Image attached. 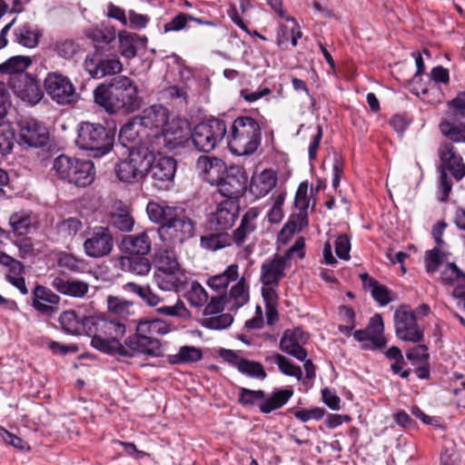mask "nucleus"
<instances>
[{"mask_svg":"<svg viewBox=\"0 0 465 465\" xmlns=\"http://www.w3.org/2000/svg\"><path fill=\"white\" fill-rule=\"evenodd\" d=\"M136 117L146 130L153 152L172 151L186 141L183 123L178 118L170 119L168 110L162 105H152Z\"/></svg>","mask_w":465,"mask_h":465,"instance_id":"1","label":"nucleus"},{"mask_svg":"<svg viewBox=\"0 0 465 465\" xmlns=\"http://www.w3.org/2000/svg\"><path fill=\"white\" fill-rule=\"evenodd\" d=\"M146 213L151 222L160 224L156 232L166 246L182 244L195 233L194 223L182 207L152 201L147 203Z\"/></svg>","mask_w":465,"mask_h":465,"instance_id":"2","label":"nucleus"},{"mask_svg":"<svg viewBox=\"0 0 465 465\" xmlns=\"http://www.w3.org/2000/svg\"><path fill=\"white\" fill-rule=\"evenodd\" d=\"M94 98L109 114L121 110L132 113L141 105L137 86L131 78L124 75L114 77L109 83L100 84L94 91Z\"/></svg>","mask_w":465,"mask_h":465,"instance_id":"3","label":"nucleus"},{"mask_svg":"<svg viewBox=\"0 0 465 465\" xmlns=\"http://www.w3.org/2000/svg\"><path fill=\"white\" fill-rule=\"evenodd\" d=\"M88 336L92 346L107 354H116L121 348V338L126 332L127 324L114 317L91 315L87 321Z\"/></svg>","mask_w":465,"mask_h":465,"instance_id":"4","label":"nucleus"},{"mask_svg":"<svg viewBox=\"0 0 465 465\" xmlns=\"http://www.w3.org/2000/svg\"><path fill=\"white\" fill-rule=\"evenodd\" d=\"M261 139L262 132L258 122L250 116H239L231 126L228 145L233 154L248 155L258 149Z\"/></svg>","mask_w":465,"mask_h":465,"instance_id":"5","label":"nucleus"},{"mask_svg":"<svg viewBox=\"0 0 465 465\" xmlns=\"http://www.w3.org/2000/svg\"><path fill=\"white\" fill-rule=\"evenodd\" d=\"M76 145L93 153L94 157H100L111 151L114 134L102 124L82 122L77 126Z\"/></svg>","mask_w":465,"mask_h":465,"instance_id":"6","label":"nucleus"},{"mask_svg":"<svg viewBox=\"0 0 465 465\" xmlns=\"http://www.w3.org/2000/svg\"><path fill=\"white\" fill-rule=\"evenodd\" d=\"M51 170L60 179L80 187H85L94 180V163L90 160L61 154L53 161Z\"/></svg>","mask_w":465,"mask_h":465,"instance_id":"7","label":"nucleus"},{"mask_svg":"<svg viewBox=\"0 0 465 465\" xmlns=\"http://www.w3.org/2000/svg\"><path fill=\"white\" fill-rule=\"evenodd\" d=\"M83 66L89 76L94 79L115 75L123 71V64L118 54L110 47L98 45H95L92 54L86 55Z\"/></svg>","mask_w":465,"mask_h":465,"instance_id":"8","label":"nucleus"},{"mask_svg":"<svg viewBox=\"0 0 465 465\" xmlns=\"http://www.w3.org/2000/svg\"><path fill=\"white\" fill-rule=\"evenodd\" d=\"M44 87L47 95L59 105H73L80 94L72 80L60 72H50L44 80Z\"/></svg>","mask_w":465,"mask_h":465,"instance_id":"9","label":"nucleus"},{"mask_svg":"<svg viewBox=\"0 0 465 465\" xmlns=\"http://www.w3.org/2000/svg\"><path fill=\"white\" fill-rule=\"evenodd\" d=\"M226 133L224 121L213 118L193 128L192 141L197 150L209 153L223 139Z\"/></svg>","mask_w":465,"mask_h":465,"instance_id":"10","label":"nucleus"},{"mask_svg":"<svg viewBox=\"0 0 465 465\" xmlns=\"http://www.w3.org/2000/svg\"><path fill=\"white\" fill-rule=\"evenodd\" d=\"M149 151L150 154L156 153L150 159L148 167V173L150 175L152 184L158 190H167L173 183L174 175L176 173V161L171 156L163 155L162 152Z\"/></svg>","mask_w":465,"mask_h":465,"instance_id":"11","label":"nucleus"},{"mask_svg":"<svg viewBox=\"0 0 465 465\" xmlns=\"http://www.w3.org/2000/svg\"><path fill=\"white\" fill-rule=\"evenodd\" d=\"M149 163L148 155L141 149L131 150L126 159L116 163L114 171L121 182L133 183L143 178Z\"/></svg>","mask_w":465,"mask_h":465,"instance_id":"12","label":"nucleus"},{"mask_svg":"<svg viewBox=\"0 0 465 465\" xmlns=\"http://www.w3.org/2000/svg\"><path fill=\"white\" fill-rule=\"evenodd\" d=\"M116 354L132 358L136 354H144L150 357H160L163 355L162 343L158 339L146 338L138 332L130 335L121 344Z\"/></svg>","mask_w":465,"mask_h":465,"instance_id":"13","label":"nucleus"},{"mask_svg":"<svg viewBox=\"0 0 465 465\" xmlns=\"http://www.w3.org/2000/svg\"><path fill=\"white\" fill-rule=\"evenodd\" d=\"M396 335L405 341L418 343L423 341V329L417 322L415 313L401 306L394 312Z\"/></svg>","mask_w":465,"mask_h":465,"instance_id":"14","label":"nucleus"},{"mask_svg":"<svg viewBox=\"0 0 465 465\" xmlns=\"http://www.w3.org/2000/svg\"><path fill=\"white\" fill-rule=\"evenodd\" d=\"M114 248V237L108 227H94L84 242L85 254L91 258H103L111 253Z\"/></svg>","mask_w":465,"mask_h":465,"instance_id":"15","label":"nucleus"},{"mask_svg":"<svg viewBox=\"0 0 465 465\" xmlns=\"http://www.w3.org/2000/svg\"><path fill=\"white\" fill-rule=\"evenodd\" d=\"M119 141L124 146L131 150H136L137 145L144 147L147 151L151 150L150 138L146 133V130L137 117L133 118L130 122L126 123L120 130Z\"/></svg>","mask_w":465,"mask_h":465,"instance_id":"16","label":"nucleus"},{"mask_svg":"<svg viewBox=\"0 0 465 465\" xmlns=\"http://www.w3.org/2000/svg\"><path fill=\"white\" fill-rule=\"evenodd\" d=\"M60 300L57 294L43 285H36L32 293V306L45 317H52L59 311Z\"/></svg>","mask_w":465,"mask_h":465,"instance_id":"17","label":"nucleus"},{"mask_svg":"<svg viewBox=\"0 0 465 465\" xmlns=\"http://www.w3.org/2000/svg\"><path fill=\"white\" fill-rule=\"evenodd\" d=\"M48 140V132L45 125L35 119L21 122L19 143L30 147H42L47 144Z\"/></svg>","mask_w":465,"mask_h":465,"instance_id":"18","label":"nucleus"},{"mask_svg":"<svg viewBox=\"0 0 465 465\" xmlns=\"http://www.w3.org/2000/svg\"><path fill=\"white\" fill-rule=\"evenodd\" d=\"M215 186L221 195L227 199L236 200L246 189V176L242 170L231 168L228 173Z\"/></svg>","mask_w":465,"mask_h":465,"instance_id":"19","label":"nucleus"},{"mask_svg":"<svg viewBox=\"0 0 465 465\" xmlns=\"http://www.w3.org/2000/svg\"><path fill=\"white\" fill-rule=\"evenodd\" d=\"M196 168L203 179L211 185H216L228 173L225 163L217 157L202 155L198 158Z\"/></svg>","mask_w":465,"mask_h":465,"instance_id":"20","label":"nucleus"},{"mask_svg":"<svg viewBox=\"0 0 465 465\" xmlns=\"http://www.w3.org/2000/svg\"><path fill=\"white\" fill-rule=\"evenodd\" d=\"M239 202L226 199L220 203L210 217V223L216 230H227L231 228L239 214Z\"/></svg>","mask_w":465,"mask_h":465,"instance_id":"21","label":"nucleus"},{"mask_svg":"<svg viewBox=\"0 0 465 465\" xmlns=\"http://www.w3.org/2000/svg\"><path fill=\"white\" fill-rule=\"evenodd\" d=\"M157 234L156 230L147 229L137 234L125 235L121 242V249L132 255H146L152 249V239Z\"/></svg>","mask_w":465,"mask_h":465,"instance_id":"22","label":"nucleus"},{"mask_svg":"<svg viewBox=\"0 0 465 465\" xmlns=\"http://www.w3.org/2000/svg\"><path fill=\"white\" fill-rule=\"evenodd\" d=\"M13 89L18 97L31 104H37L44 96L36 79L28 74L18 75L13 84Z\"/></svg>","mask_w":465,"mask_h":465,"instance_id":"23","label":"nucleus"},{"mask_svg":"<svg viewBox=\"0 0 465 465\" xmlns=\"http://www.w3.org/2000/svg\"><path fill=\"white\" fill-rule=\"evenodd\" d=\"M290 261L289 254L274 255L271 260L265 261L261 267V282L263 285L279 284L284 277V271Z\"/></svg>","mask_w":465,"mask_h":465,"instance_id":"24","label":"nucleus"},{"mask_svg":"<svg viewBox=\"0 0 465 465\" xmlns=\"http://www.w3.org/2000/svg\"><path fill=\"white\" fill-rule=\"evenodd\" d=\"M438 153L443 168L450 171L457 181H460L465 176V163L454 146L450 143H442Z\"/></svg>","mask_w":465,"mask_h":465,"instance_id":"25","label":"nucleus"},{"mask_svg":"<svg viewBox=\"0 0 465 465\" xmlns=\"http://www.w3.org/2000/svg\"><path fill=\"white\" fill-rule=\"evenodd\" d=\"M154 282L159 289L165 292H181L188 284L189 277L183 269L173 272H156L153 275Z\"/></svg>","mask_w":465,"mask_h":465,"instance_id":"26","label":"nucleus"},{"mask_svg":"<svg viewBox=\"0 0 465 465\" xmlns=\"http://www.w3.org/2000/svg\"><path fill=\"white\" fill-rule=\"evenodd\" d=\"M277 183V174L272 169L254 173L250 184V192L255 198L266 196Z\"/></svg>","mask_w":465,"mask_h":465,"instance_id":"27","label":"nucleus"},{"mask_svg":"<svg viewBox=\"0 0 465 465\" xmlns=\"http://www.w3.org/2000/svg\"><path fill=\"white\" fill-rule=\"evenodd\" d=\"M9 224L14 234L24 236L37 229L38 220L32 212L22 210L9 217Z\"/></svg>","mask_w":465,"mask_h":465,"instance_id":"28","label":"nucleus"},{"mask_svg":"<svg viewBox=\"0 0 465 465\" xmlns=\"http://www.w3.org/2000/svg\"><path fill=\"white\" fill-rule=\"evenodd\" d=\"M51 286L61 294L74 298H84L90 287L86 282L62 277H54Z\"/></svg>","mask_w":465,"mask_h":465,"instance_id":"29","label":"nucleus"},{"mask_svg":"<svg viewBox=\"0 0 465 465\" xmlns=\"http://www.w3.org/2000/svg\"><path fill=\"white\" fill-rule=\"evenodd\" d=\"M106 304L109 317L116 318L127 324L128 320L134 314V304L132 301L116 295H108Z\"/></svg>","mask_w":465,"mask_h":465,"instance_id":"30","label":"nucleus"},{"mask_svg":"<svg viewBox=\"0 0 465 465\" xmlns=\"http://www.w3.org/2000/svg\"><path fill=\"white\" fill-rule=\"evenodd\" d=\"M89 316L80 318L74 311L69 310L63 312L59 316V322L62 330L72 335H80L85 333L88 335L87 324Z\"/></svg>","mask_w":465,"mask_h":465,"instance_id":"31","label":"nucleus"},{"mask_svg":"<svg viewBox=\"0 0 465 465\" xmlns=\"http://www.w3.org/2000/svg\"><path fill=\"white\" fill-rule=\"evenodd\" d=\"M292 395V389H276L270 394L265 393V397L258 404L259 411L263 414H269L279 410L289 401Z\"/></svg>","mask_w":465,"mask_h":465,"instance_id":"32","label":"nucleus"},{"mask_svg":"<svg viewBox=\"0 0 465 465\" xmlns=\"http://www.w3.org/2000/svg\"><path fill=\"white\" fill-rule=\"evenodd\" d=\"M42 31L37 25L24 23L14 31V42L26 48H35L42 37Z\"/></svg>","mask_w":465,"mask_h":465,"instance_id":"33","label":"nucleus"},{"mask_svg":"<svg viewBox=\"0 0 465 465\" xmlns=\"http://www.w3.org/2000/svg\"><path fill=\"white\" fill-rule=\"evenodd\" d=\"M440 282L446 286L453 287L452 296L458 299L457 292H465V273L454 262L446 264L440 272Z\"/></svg>","mask_w":465,"mask_h":465,"instance_id":"34","label":"nucleus"},{"mask_svg":"<svg viewBox=\"0 0 465 465\" xmlns=\"http://www.w3.org/2000/svg\"><path fill=\"white\" fill-rule=\"evenodd\" d=\"M230 311H237L247 304L250 300L249 285L245 277L238 278V282L231 288L228 295H224Z\"/></svg>","mask_w":465,"mask_h":465,"instance_id":"35","label":"nucleus"},{"mask_svg":"<svg viewBox=\"0 0 465 465\" xmlns=\"http://www.w3.org/2000/svg\"><path fill=\"white\" fill-rule=\"evenodd\" d=\"M258 217L256 209L248 210L242 218L241 223L231 235L232 242L237 246H242L251 233L256 230L255 220Z\"/></svg>","mask_w":465,"mask_h":465,"instance_id":"36","label":"nucleus"},{"mask_svg":"<svg viewBox=\"0 0 465 465\" xmlns=\"http://www.w3.org/2000/svg\"><path fill=\"white\" fill-rule=\"evenodd\" d=\"M146 36H140L135 33L121 31L118 34L119 51L121 55L125 59H133L137 54L136 45L141 43L145 45Z\"/></svg>","mask_w":465,"mask_h":465,"instance_id":"37","label":"nucleus"},{"mask_svg":"<svg viewBox=\"0 0 465 465\" xmlns=\"http://www.w3.org/2000/svg\"><path fill=\"white\" fill-rule=\"evenodd\" d=\"M300 333V330L286 331L280 341V349L299 361H304L307 357V351L299 344L298 337Z\"/></svg>","mask_w":465,"mask_h":465,"instance_id":"38","label":"nucleus"},{"mask_svg":"<svg viewBox=\"0 0 465 465\" xmlns=\"http://www.w3.org/2000/svg\"><path fill=\"white\" fill-rule=\"evenodd\" d=\"M166 247L155 253L154 263L157 267V272H173L174 270L181 269L177 254L173 250V246Z\"/></svg>","mask_w":465,"mask_h":465,"instance_id":"39","label":"nucleus"},{"mask_svg":"<svg viewBox=\"0 0 465 465\" xmlns=\"http://www.w3.org/2000/svg\"><path fill=\"white\" fill-rule=\"evenodd\" d=\"M239 278V266L237 263L229 265L222 273L211 276L207 284L213 290L221 291L228 287L232 282Z\"/></svg>","mask_w":465,"mask_h":465,"instance_id":"40","label":"nucleus"},{"mask_svg":"<svg viewBox=\"0 0 465 465\" xmlns=\"http://www.w3.org/2000/svg\"><path fill=\"white\" fill-rule=\"evenodd\" d=\"M124 289L127 292L137 294L142 301L150 307H156L163 301V299L149 285H139L135 282H127L124 285Z\"/></svg>","mask_w":465,"mask_h":465,"instance_id":"41","label":"nucleus"},{"mask_svg":"<svg viewBox=\"0 0 465 465\" xmlns=\"http://www.w3.org/2000/svg\"><path fill=\"white\" fill-rule=\"evenodd\" d=\"M184 298L189 303L196 308L203 306L208 301V293L205 289L196 281L188 280V284L182 291Z\"/></svg>","mask_w":465,"mask_h":465,"instance_id":"42","label":"nucleus"},{"mask_svg":"<svg viewBox=\"0 0 465 465\" xmlns=\"http://www.w3.org/2000/svg\"><path fill=\"white\" fill-rule=\"evenodd\" d=\"M119 265L122 270L137 275H146L152 268L150 261L144 257L120 256Z\"/></svg>","mask_w":465,"mask_h":465,"instance_id":"43","label":"nucleus"},{"mask_svg":"<svg viewBox=\"0 0 465 465\" xmlns=\"http://www.w3.org/2000/svg\"><path fill=\"white\" fill-rule=\"evenodd\" d=\"M441 134L454 143H465V123L443 120L440 124Z\"/></svg>","mask_w":465,"mask_h":465,"instance_id":"44","label":"nucleus"},{"mask_svg":"<svg viewBox=\"0 0 465 465\" xmlns=\"http://www.w3.org/2000/svg\"><path fill=\"white\" fill-rule=\"evenodd\" d=\"M32 64L29 56L15 55L0 64V73L8 74H22Z\"/></svg>","mask_w":465,"mask_h":465,"instance_id":"45","label":"nucleus"},{"mask_svg":"<svg viewBox=\"0 0 465 465\" xmlns=\"http://www.w3.org/2000/svg\"><path fill=\"white\" fill-rule=\"evenodd\" d=\"M58 266L64 272L83 273L87 271V262L72 253H62L57 261Z\"/></svg>","mask_w":465,"mask_h":465,"instance_id":"46","label":"nucleus"},{"mask_svg":"<svg viewBox=\"0 0 465 465\" xmlns=\"http://www.w3.org/2000/svg\"><path fill=\"white\" fill-rule=\"evenodd\" d=\"M308 183L306 182H302L300 183L295 198L294 204L297 209H299L300 213L297 215V218L300 220L301 225L307 224V209L309 207L310 200L308 198Z\"/></svg>","mask_w":465,"mask_h":465,"instance_id":"47","label":"nucleus"},{"mask_svg":"<svg viewBox=\"0 0 465 465\" xmlns=\"http://www.w3.org/2000/svg\"><path fill=\"white\" fill-rule=\"evenodd\" d=\"M231 242L232 238L228 232L210 233L201 237L202 247L213 252L229 246Z\"/></svg>","mask_w":465,"mask_h":465,"instance_id":"48","label":"nucleus"},{"mask_svg":"<svg viewBox=\"0 0 465 465\" xmlns=\"http://www.w3.org/2000/svg\"><path fill=\"white\" fill-rule=\"evenodd\" d=\"M82 227V222L74 217L63 220L56 224L57 232L64 239L73 238Z\"/></svg>","mask_w":465,"mask_h":465,"instance_id":"49","label":"nucleus"},{"mask_svg":"<svg viewBox=\"0 0 465 465\" xmlns=\"http://www.w3.org/2000/svg\"><path fill=\"white\" fill-rule=\"evenodd\" d=\"M238 371L244 375L261 381L264 380L267 377V374L262 363L254 361H250L247 359H245L244 361H242V364H240Z\"/></svg>","mask_w":465,"mask_h":465,"instance_id":"50","label":"nucleus"},{"mask_svg":"<svg viewBox=\"0 0 465 465\" xmlns=\"http://www.w3.org/2000/svg\"><path fill=\"white\" fill-rule=\"evenodd\" d=\"M80 51V45L72 39L59 40L54 45V52L64 59L73 58Z\"/></svg>","mask_w":465,"mask_h":465,"instance_id":"51","label":"nucleus"},{"mask_svg":"<svg viewBox=\"0 0 465 465\" xmlns=\"http://www.w3.org/2000/svg\"><path fill=\"white\" fill-rule=\"evenodd\" d=\"M87 36L96 44L109 45L115 39V30L112 26L92 28Z\"/></svg>","mask_w":465,"mask_h":465,"instance_id":"52","label":"nucleus"},{"mask_svg":"<svg viewBox=\"0 0 465 465\" xmlns=\"http://www.w3.org/2000/svg\"><path fill=\"white\" fill-rule=\"evenodd\" d=\"M111 223L119 231L131 232L134 225V220L130 213L126 211H121L112 214Z\"/></svg>","mask_w":465,"mask_h":465,"instance_id":"53","label":"nucleus"},{"mask_svg":"<svg viewBox=\"0 0 465 465\" xmlns=\"http://www.w3.org/2000/svg\"><path fill=\"white\" fill-rule=\"evenodd\" d=\"M264 397L265 391L262 390L253 391L246 388H241L239 392V402L242 406H258Z\"/></svg>","mask_w":465,"mask_h":465,"instance_id":"54","label":"nucleus"},{"mask_svg":"<svg viewBox=\"0 0 465 465\" xmlns=\"http://www.w3.org/2000/svg\"><path fill=\"white\" fill-rule=\"evenodd\" d=\"M156 312L163 315L178 317L183 320L191 317L190 311L185 307L183 301L178 300L173 306H161L156 309Z\"/></svg>","mask_w":465,"mask_h":465,"instance_id":"55","label":"nucleus"},{"mask_svg":"<svg viewBox=\"0 0 465 465\" xmlns=\"http://www.w3.org/2000/svg\"><path fill=\"white\" fill-rule=\"evenodd\" d=\"M15 134L10 125H0V153H9L14 146Z\"/></svg>","mask_w":465,"mask_h":465,"instance_id":"56","label":"nucleus"},{"mask_svg":"<svg viewBox=\"0 0 465 465\" xmlns=\"http://www.w3.org/2000/svg\"><path fill=\"white\" fill-rule=\"evenodd\" d=\"M14 244L18 249V256L21 259H31L36 255L33 240L30 237L17 239L14 242Z\"/></svg>","mask_w":465,"mask_h":465,"instance_id":"57","label":"nucleus"},{"mask_svg":"<svg viewBox=\"0 0 465 465\" xmlns=\"http://www.w3.org/2000/svg\"><path fill=\"white\" fill-rule=\"evenodd\" d=\"M406 357L414 365L428 362L430 357L428 347L422 344L417 345L406 352Z\"/></svg>","mask_w":465,"mask_h":465,"instance_id":"58","label":"nucleus"},{"mask_svg":"<svg viewBox=\"0 0 465 465\" xmlns=\"http://www.w3.org/2000/svg\"><path fill=\"white\" fill-rule=\"evenodd\" d=\"M233 322V318L230 313H223L205 319L204 325L209 329L221 330L229 327Z\"/></svg>","mask_w":465,"mask_h":465,"instance_id":"59","label":"nucleus"},{"mask_svg":"<svg viewBox=\"0 0 465 465\" xmlns=\"http://www.w3.org/2000/svg\"><path fill=\"white\" fill-rule=\"evenodd\" d=\"M353 337L358 341H371L375 348H382L386 344V340L381 335H372L368 329L359 330L353 333Z\"/></svg>","mask_w":465,"mask_h":465,"instance_id":"60","label":"nucleus"},{"mask_svg":"<svg viewBox=\"0 0 465 465\" xmlns=\"http://www.w3.org/2000/svg\"><path fill=\"white\" fill-rule=\"evenodd\" d=\"M21 270L17 272H15L12 271L11 266H7L9 269L8 273L6 274V280L15 287H16L22 294H27L28 290L25 285V278L22 276V273L24 272L25 266L21 262Z\"/></svg>","mask_w":465,"mask_h":465,"instance_id":"61","label":"nucleus"},{"mask_svg":"<svg viewBox=\"0 0 465 465\" xmlns=\"http://www.w3.org/2000/svg\"><path fill=\"white\" fill-rule=\"evenodd\" d=\"M279 361V370L285 375L295 377L298 380L302 379V368L298 365L293 364L287 358L278 357Z\"/></svg>","mask_w":465,"mask_h":465,"instance_id":"62","label":"nucleus"},{"mask_svg":"<svg viewBox=\"0 0 465 465\" xmlns=\"http://www.w3.org/2000/svg\"><path fill=\"white\" fill-rule=\"evenodd\" d=\"M334 245L335 252L340 259L346 261L350 259L351 242L347 235H339L335 240Z\"/></svg>","mask_w":465,"mask_h":465,"instance_id":"63","label":"nucleus"},{"mask_svg":"<svg viewBox=\"0 0 465 465\" xmlns=\"http://www.w3.org/2000/svg\"><path fill=\"white\" fill-rule=\"evenodd\" d=\"M441 264V254L439 248H434L426 252L425 267L428 272H435Z\"/></svg>","mask_w":465,"mask_h":465,"instance_id":"64","label":"nucleus"}]
</instances>
